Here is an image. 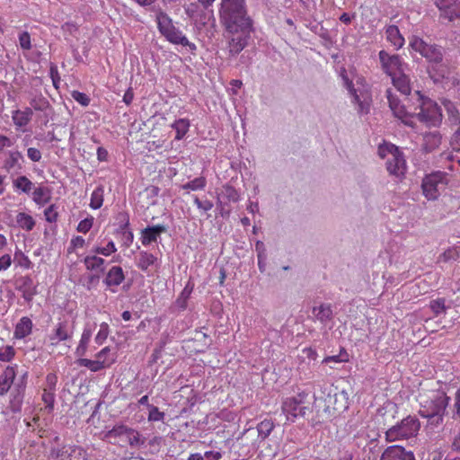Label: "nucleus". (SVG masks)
Returning <instances> with one entry per match:
<instances>
[{"instance_id": "nucleus-10", "label": "nucleus", "mask_w": 460, "mask_h": 460, "mask_svg": "<svg viewBox=\"0 0 460 460\" xmlns=\"http://www.w3.org/2000/svg\"><path fill=\"white\" fill-rule=\"evenodd\" d=\"M308 394L301 391L292 397H288L282 402V412L286 416L287 420L294 422L298 416H305L307 407L305 402Z\"/></svg>"}, {"instance_id": "nucleus-64", "label": "nucleus", "mask_w": 460, "mask_h": 460, "mask_svg": "<svg viewBox=\"0 0 460 460\" xmlns=\"http://www.w3.org/2000/svg\"><path fill=\"white\" fill-rule=\"evenodd\" d=\"M451 146L456 150H460V128L453 134L451 137Z\"/></svg>"}, {"instance_id": "nucleus-34", "label": "nucleus", "mask_w": 460, "mask_h": 460, "mask_svg": "<svg viewBox=\"0 0 460 460\" xmlns=\"http://www.w3.org/2000/svg\"><path fill=\"white\" fill-rule=\"evenodd\" d=\"M443 106L447 111V119L450 122V124L455 125V126L459 125L460 124V113H459V111L456 108V104L449 100H444Z\"/></svg>"}, {"instance_id": "nucleus-44", "label": "nucleus", "mask_w": 460, "mask_h": 460, "mask_svg": "<svg viewBox=\"0 0 460 460\" xmlns=\"http://www.w3.org/2000/svg\"><path fill=\"white\" fill-rule=\"evenodd\" d=\"M111 348L104 347L98 353L95 354L96 360H104L107 363V368L110 367L116 361L115 356H111Z\"/></svg>"}, {"instance_id": "nucleus-12", "label": "nucleus", "mask_w": 460, "mask_h": 460, "mask_svg": "<svg viewBox=\"0 0 460 460\" xmlns=\"http://www.w3.org/2000/svg\"><path fill=\"white\" fill-rule=\"evenodd\" d=\"M76 326L75 316L69 319H58L48 339L51 346H58L60 342L71 340Z\"/></svg>"}, {"instance_id": "nucleus-24", "label": "nucleus", "mask_w": 460, "mask_h": 460, "mask_svg": "<svg viewBox=\"0 0 460 460\" xmlns=\"http://www.w3.org/2000/svg\"><path fill=\"white\" fill-rule=\"evenodd\" d=\"M6 158L4 162V168L7 172L13 170L21 171L22 169L23 155L18 150H10L6 154Z\"/></svg>"}, {"instance_id": "nucleus-22", "label": "nucleus", "mask_w": 460, "mask_h": 460, "mask_svg": "<svg viewBox=\"0 0 460 460\" xmlns=\"http://www.w3.org/2000/svg\"><path fill=\"white\" fill-rule=\"evenodd\" d=\"M240 193L234 187L229 184L224 185L222 187L221 192L218 194L217 197V205L221 207V215H224V208L222 207L224 203H235L240 200Z\"/></svg>"}, {"instance_id": "nucleus-42", "label": "nucleus", "mask_w": 460, "mask_h": 460, "mask_svg": "<svg viewBox=\"0 0 460 460\" xmlns=\"http://www.w3.org/2000/svg\"><path fill=\"white\" fill-rule=\"evenodd\" d=\"M274 429V424L270 420H264L257 425L258 437L265 439Z\"/></svg>"}, {"instance_id": "nucleus-29", "label": "nucleus", "mask_w": 460, "mask_h": 460, "mask_svg": "<svg viewBox=\"0 0 460 460\" xmlns=\"http://www.w3.org/2000/svg\"><path fill=\"white\" fill-rule=\"evenodd\" d=\"M313 315L317 321L326 323L332 319V307L330 304H321L313 308Z\"/></svg>"}, {"instance_id": "nucleus-47", "label": "nucleus", "mask_w": 460, "mask_h": 460, "mask_svg": "<svg viewBox=\"0 0 460 460\" xmlns=\"http://www.w3.org/2000/svg\"><path fill=\"white\" fill-rule=\"evenodd\" d=\"M349 361V354L346 350L341 349L338 355L329 356L323 358V363H343Z\"/></svg>"}, {"instance_id": "nucleus-25", "label": "nucleus", "mask_w": 460, "mask_h": 460, "mask_svg": "<svg viewBox=\"0 0 460 460\" xmlns=\"http://www.w3.org/2000/svg\"><path fill=\"white\" fill-rule=\"evenodd\" d=\"M99 254H91L83 260L85 269L89 271L102 273L106 269V261L98 256Z\"/></svg>"}, {"instance_id": "nucleus-60", "label": "nucleus", "mask_w": 460, "mask_h": 460, "mask_svg": "<svg viewBox=\"0 0 460 460\" xmlns=\"http://www.w3.org/2000/svg\"><path fill=\"white\" fill-rule=\"evenodd\" d=\"M58 376L54 373H49L46 376V385L44 390L56 391Z\"/></svg>"}, {"instance_id": "nucleus-59", "label": "nucleus", "mask_w": 460, "mask_h": 460, "mask_svg": "<svg viewBox=\"0 0 460 460\" xmlns=\"http://www.w3.org/2000/svg\"><path fill=\"white\" fill-rule=\"evenodd\" d=\"M19 44L24 50L31 49V36L27 31H23L19 35Z\"/></svg>"}, {"instance_id": "nucleus-54", "label": "nucleus", "mask_w": 460, "mask_h": 460, "mask_svg": "<svg viewBox=\"0 0 460 460\" xmlns=\"http://www.w3.org/2000/svg\"><path fill=\"white\" fill-rule=\"evenodd\" d=\"M14 349L12 346H3L0 348V361L9 362L14 357Z\"/></svg>"}, {"instance_id": "nucleus-48", "label": "nucleus", "mask_w": 460, "mask_h": 460, "mask_svg": "<svg viewBox=\"0 0 460 460\" xmlns=\"http://www.w3.org/2000/svg\"><path fill=\"white\" fill-rule=\"evenodd\" d=\"M84 245H85V240L83 236H81V235L73 236L70 240L69 246L67 248V252H68V253H73L75 252V250L84 247Z\"/></svg>"}, {"instance_id": "nucleus-17", "label": "nucleus", "mask_w": 460, "mask_h": 460, "mask_svg": "<svg viewBox=\"0 0 460 460\" xmlns=\"http://www.w3.org/2000/svg\"><path fill=\"white\" fill-rule=\"evenodd\" d=\"M136 265L140 270L148 274L160 267V261L155 254L147 251H140L136 258Z\"/></svg>"}, {"instance_id": "nucleus-8", "label": "nucleus", "mask_w": 460, "mask_h": 460, "mask_svg": "<svg viewBox=\"0 0 460 460\" xmlns=\"http://www.w3.org/2000/svg\"><path fill=\"white\" fill-rule=\"evenodd\" d=\"M420 428V423L417 418L408 416L402 420L400 423L393 426L385 432V438L389 442L399 439H407L415 437Z\"/></svg>"}, {"instance_id": "nucleus-4", "label": "nucleus", "mask_w": 460, "mask_h": 460, "mask_svg": "<svg viewBox=\"0 0 460 460\" xmlns=\"http://www.w3.org/2000/svg\"><path fill=\"white\" fill-rule=\"evenodd\" d=\"M341 77L346 88L353 98L352 102L358 105V112L360 114L368 113L372 99L365 79L357 76L356 82L354 83L353 80L348 78L345 70L341 73Z\"/></svg>"}, {"instance_id": "nucleus-13", "label": "nucleus", "mask_w": 460, "mask_h": 460, "mask_svg": "<svg viewBox=\"0 0 460 460\" xmlns=\"http://www.w3.org/2000/svg\"><path fill=\"white\" fill-rule=\"evenodd\" d=\"M381 67L383 71L390 77L402 73L408 69L407 65L402 62L399 55L389 54L385 50L378 53Z\"/></svg>"}, {"instance_id": "nucleus-52", "label": "nucleus", "mask_w": 460, "mask_h": 460, "mask_svg": "<svg viewBox=\"0 0 460 460\" xmlns=\"http://www.w3.org/2000/svg\"><path fill=\"white\" fill-rule=\"evenodd\" d=\"M149 413H148V420L149 421H163L164 419V412L160 411L159 409L155 405H148Z\"/></svg>"}, {"instance_id": "nucleus-56", "label": "nucleus", "mask_w": 460, "mask_h": 460, "mask_svg": "<svg viewBox=\"0 0 460 460\" xmlns=\"http://www.w3.org/2000/svg\"><path fill=\"white\" fill-rule=\"evenodd\" d=\"M45 219L49 223H55L58 220V214L55 205H50L44 210Z\"/></svg>"}, {"instance_id": "nucleus-16", "label": "nucleus", "mask_w": 460, "mask_h": 460, "mask_svg": "<svg viewBox=\"0 0 460 460\" xmlns=\"http://www.w3.org/2000/svg\"><path fill=\"white\" fill-rule=\"evenodd\" d=\"M252 31L253 22H250V28L247 31L237 30L236 31H227L233 35L228 44L231 55L235 56L239 54L247 46L248 40Z\"/></svg>"}, {"instance_id": "nucleus-58", "label": "nucleus", "mask_w": 460, "mask_h": 460, "mask_svg": "<svg viewBox=\"0 0 460 460\" xmlns=\"http://www.w3.org/2000/svg\"><path fill=\"white\" fill-rule=\"evenodd\" d=\"M194 203L199 210L204 212L211 210L214 207L212 201L208 199L200 200L197 196H194Z\"/></svg>"}, {"instance_id": "nucleus-33", "label": "nucleus", "mask_w": 460, "mask_h": 460, "mask_svg": "<svg viewBox=\"0 0 460 460\" xmlns=\"http://www.w3.org/2000/svg\"><path fill=\"white\" fill-rule=\"evenodd\" d=\"M76 363L80 367H84L92 372H98L107 368V363L104 360L89 359L80 357Z\"/></svg>"}, {"instance_id": "nucleus-40", "label": "nucleus", "mask_w": 460, "mask_h": 460, "mask_svg": "<svg viewBox=\"0 0 460 460\" xmlns=\"http://www.w3.org/2000/svg\"><path fill=\"white\" fill-rule=\"evenodd\" d=\"M206 185H207L206 178L203 176H200V177H197V178L186 182L185 184L181 185V189L184 190H187L188 192L190 190H192V191L202 190L205 189Z\"/></svg>"}, {"instance_id": "nucleus-11", "label": "nucleus", "mask_w": 460, "mask_h": 460, "mask_svg": "<svg viewBox=\"0 0 460 460\" xmlns=\"http://www.w3.org/2000/svg\"><path fill=\"white\" fill-rule=\"evenodd\" d=\"M409 45L413 51L420 53L429 63L438 65L443 60L442 49L437 45L427 43L420 37L412 36Z\"/></svg>"}, {"instance_id": "nucleus-45", "label": "nucleus", "mask_w": 460, "mask_h": 460, "mask_svg": "<svg viewBox=\"0 0 460 460\" xmlns=\"http://www.w3.org/2000/svg\"><path fill=\"white\" fill-rule=\"evenodd\" d=\"M31 109H34L35 111H46L49 106V101L43 97L41 94L36 95L33 98H31Z\"/></svg>"}, {"instance_id": "nucleus-32", "label": "nucleus", "mask_w": 460, "mask_h": 460, "mask_svg": "<svg viewBox=\"0 0 460 460\" xmlns=\"http://www.w3.org/2000/svg\"><path fill=\"white\" fill-rule=\"evenodd\" d=\"M441 143V136L438 131L429 132L423 136V148L431 152L438 148Z\"/></svg>"}, {"instance_id": "nucleus-26", "label": "nucleus", "mask_w": 460, "mask_h": 460, "mask_svg": "<svg viewBox=\"0 0 460 460\" xmlns=\"http://www.w3.org/2000/svg\"><path fill=\"white\" fill-rule=\"evenodd\" d=\"M32 114V109L30 107L22 111L15 110L12 111V119L16 128H22L29 124Z\"/></svg>"}, {"instance_id": "nucleus-53", "label": "nucleus", "mask_w": 460, "mask_h": 460, "mask_svg": "<svg viewBox=\"0 0 460 460\" xmlns=\"http://www.w3.org/2000/svg\"><path fill=\"white\" fill-rule=\"evenodd\" d=\"M15 261L17 265L23 269H31V261L27 255H25L22 252L19 251L15 252Z\"/></svg>"}, {"instance_id": "nucleus-46", "label": "nucleus", "mask_w": 460, "mask_h": 460, "mask_svg": "<svg viewBox=\"0 0 460 460\" xmlns=\"http://www.w3.org/2000/svg\"><path fill=\"white\" fill-rule=\"evenodd\" d=\"M190 293L191 288L189 289L188 287H185L184 289L181 291L177 300L175 301V305L179 310L183 311L187 308L188 299L190 296Z\"/></svg>"}, {"instance_id": "nucleus-6", "label": "nucleus", "mask_w": 460, "mask_h": 460, "mask_svg": "<svg viewBox=\"0 0 460 460\" xmlns=\"http://www.w3.org/2000/svg\"><path fill=\"white\" fill-rule=\"evenodd\" d=\"M103 438L121 447L127 446L138 447L144 444L139 432L124 424L115 425L111 429L104 433Z\"/></svg>"}, {"instance_id": "nucleus-18", "label": "nucleus", "mask_w": 460, "mask_h": 460, "mask_svg": "<svg viewBox=\"0 0 460 460\" xmlns=\"http://www.w3.org/2000/svg\"><path fill=\"white\" fill-rule=\"evenodd\" d=\"M380 460H415L411 451H406L401 446H390L381 455Z\"/></svg>"}, {"instance_id": "nucleus-51", "label": "nucleus", "mask_w": 460, "mask_h": 460, "mask_svg": "<svg viewBox=\"0 0 460 460\" xmlns=\"http://www.w3.org/2000/svg\"><path fill=\"white\" fill-rule=\"evenodd\" d=\"M42 401L46 404V408L49 410V411H51L54 408L55 391L43 389Z\"/></svg>"}, {"instance_id": "nucleus-1", "label": "nucleus", "mask_w": 460, "mask_h": 460, "mask_svg": "<svg viewBox=\"0 0 460 460\" xmlns=\"http://www.w3.org/2000/svg\"><path fill=\"white\" fill-rule=\"evenodd\" d=\"M219 14L226 31H247L253 22L247 14L245 0H221Z\"/></svg>"}, {"instance_id": "nucleus-43", "label": "nucleus", "mask_w": 460, "mask_h": 460, "mask_svg": "<svg viewBox=\"0 0 460 460\" xmlns=\"http://www.w3.org/2000/svg\"><path fill=\"white\" fill-rule=\"evenodd\" d=\"M110 332L111 330L109 324L104 322L102 323L99 326V331L94 337L95 343L99 346L102 345L106 341Z\"/></svg>"}, {"instance_id": "nucleus-2", "label": "nucleus", "mask_w": 460, "mask_h": 460, "mask_svg": "<svg viewBox=\"0 0 460 460\" xmlns=\"http://www.w3.org/2000/svg\"><path fill=\"white\" fill-rule=\"evenodd\" d=\"M155 22L160 34L171 44L181 46L191 55H196L197 45L189 40L182 31L177 27L172 19L164 12L160 11L156 13Z\"/></svg>"}, {"instance_id": "nucleus-15", "label": "nucleus", "mask_w": 460, "mask_h": 460, "mask_svg": "<svg viewBox=\"0 0 460 460\" xmlns=\"http://www.w3.org/2000/svg\"><path fill=\"white\" fill-rule=\"evenodd\" d=\"M386 97L394 117L402 120L405 125L412 127L415 114L408 111L404 105L401 104L400 100L392 93L391 89L386 91Z\"/></svg>"}, {"instance_id": "nucleus-14", "label": "nucleus", "mask_w": 460, "mask_h": 460, "mask_svg": "<svg viewBox=\"0 0 460 460\" xmlns=\"http://www.w3.org/2000/svg\"><path fill=\"white\" fill-rule=\"evenodd\" d=\"M51 457L55 460H87V453L79 446L66 445L53 448Z\"/></svg>"}, {"instance_id": "nucleus-57", "label": "nucleus", "mask_w": 460, "mask_h": 460, "mask_svg": "<svg viewBox=\"0 0 460 460\" xmlns=\"http://www.w3.org/2000/svg\"><path fill=\"white\" fill-rule=\"evenodd\" d=\"M73 99L80 103L82 106H88L90 104V98L84 93L79 91H73L71 93Z\"/></svg>"}, {"instance_id": "nucleus-7", "label": "nucleus", "mask_w": 460, "mask_h": 460, "mask_svg": "<svg viewBox=\"0 0 460 460\" xmlns=\"http://www.w3.org/2000/svg\"><path fill=\"white\" fill-rule=\"evenodd\" d=\"M415 94L420 108V111L415 114V119H418L428 127H437L440 125L442 113L438 104L431 99L424 97L419 91H417Z\"/></svg>"}, {"instance_id": "nucleus-21", "label": "nucleus", "mask_w": 460, "mask_h": 460, "mask_svg": "<svg viewBox=\"0 0 460 460\" xmlns=\"http://www.w3.org/2000/svg\"><path fill=\"white\" fill-rule=\"evenodd\" d=\"M166 232V227L164 225H156L153 226H147L141 231V243L144 246H148L152 243L157 242L160 238L161 234Z\"/></svg>"}, {"instance_id": "nucleus-5", "label": "nucleus", "mask_w": 460, "mask_h": 460, "mask_svg": "<svg viewBox=\"0 0 460 460\" xmlns=\"http://www.w3.org/2000/svg\"><path fill=\"white\" fill-rule=\"evenodd\" d=\"M380 158L385 160L386 170L391 175L402 177L406 172V161L402 153L391 143L379 145L377 150Z\"/></svg>"}, {"instance_id": "nucleus-3", "label": "nucleus", "mask_w": 460, "mask_h": 460, "mask_svg": "<svg viewBox=\"0 0 460 460\" xmlns=\"http://www.w3.org/2000/svg\"><path fill=\"white\" fill-rule=\"evenodd\" d=\"M449 398L439 390L430 391L427 394H420L419 396V413L427 419L437 418L442 420V416L448 404Z\"/></svg>"}, {"instance_id": "nucleus-50", "label": "nucleus", "mask_w": 460, "mask_h": 460, "mask_svg": "<svg viewBox=\"0 0 460 460\" xmlns=\"http://www.w3.org/2000/svg\"><path fill=\"white\" fill-rule=\"evenodd\" d=\"M459 257V252L456 248L450 247L447 249L442 254L439 256V261H456Z\"/></svg>"}, {"instance_id": "nucleus-28", "label": "nucleus", "mask_w": 460, "mask_h": 460, "mask_svg": "<svg viewBox=\"0 0 460 460\" xmlns=\"http://www.w3.org/2000/svg\"><path fill=\"white\" fill-rule=\"evenodd\" d=\"M33 323L31 320L23 316L20 319V321L15 325L14 329V338L22 340L25 337L29 336L31 333Z\"/></svg>"}, {"instance_id": "nucleus-20", "label": "nucleus", "mask_w": 460, "mask_h": 460, "mask_svg": "<svg viewBox=\"0 0 460 460\" xmlns=\"http://www.w3.org/2000/svg\"><path fill=\"white\" fill-rule=\"evenodd\" d=\"M124 280L125 274L123 269L120 266H112L107 271L102 282L112 292H115L112 288L119 286Z\"/></svg>"}, {"instance_id": "nucleus-49", "label": "nucleus", "mask_w": 460, "mask_h": 460, "mask_svg": "<svg viewBox=\"0 0 460 460\" xmlns=\"http://www.w3.org/2000/svg\"><path fill=\"white\" fill-rule=\"evenodd\" d=\"M93 222L94 218L92 216L81 220L76 226V231L82 234H87L93 227Z\"/></svg>"}, {"instance_id": "nucleus-9", "label": "nucleus", "mask_w": 460, "mask_h": 460, "mask_svg": "<svg viewBox=\"0 0 460 460\" xmlns=\"http://www.w3.org/2000/svg\"><path fill=\"white\" fill-rule=\"evenodd\" d=\"M447 182L446 172H435L426 175L421 184L423 195L429 200H436L446 189Z\"/></svg>"}, {"instance_id": "nucleus-63", "label": "nucleus", "mask_w": 460, "mask_h": 460, "mask_svg": "<svg viewBox=\"0 0 460 460\" xmlns=\"http://www.w3.org/2000/svg\"><path fill=\"white\" fill-rule=\"evenodd\" d=\"M203 457L204 460H219L222 458V453L219 451H206Z\"/></svg>"}, {"instance_id": "nucleus-61", "label": "nucleus", "mask_w": 460, "mask_h": 460, "mask_svg": "<svg viewBox=\"0 0 460 460\" xmlns=\"http://www.w3.org/2000/svg\"><path fill=\"white\" fill-rule=\"evenodd\" d=\"M117 220L119 224V227L121 230H125L129 226V217L128 214L126 212H119L117 215Z\"/></svg>"}, {"instance_id": "nucleus-55", "label": "nucleus", "mask_w": 460, "mask_h": 460, "mask_svg": "<svg viewBox=\"0 0 460 460\" xmlns=\"http://www.w3.org/2000/svg\"><path fill=\"white\" fill-rule=\"evenodd\" d=\"M445 299L444 298H438L436 300H432L430 302V308L432 312L436 315H439L442 313L446 312V305H445Z\"/></svg>"}, {"instance_id": "nucleus-19", "label": "nucleus", "mask_w": 460, "mask_h": 460, "mask_svg": "<svg viewBox=\"0 0 460 460\" xmlns=\"http://www.w3.org/2000/svg\"><path fill=\"white\" fill-rule=\"evenodd\" d=\"M436 5L441 12V15L449 21L460 18V4L457 0H437Z\"/></svg>"}, {"instance_id": "nucleus-62", "label": "nucleus", "mask_w": 460, "mask_h": 460, "mask_svg": "<svg viewBox=\"0 0 460 460\" xmlns=\"http://www.w3.org/2000/svg\"><path fill=\"white\" fill-rule=\"evenodd\" d=\"M27 156L32 162H40L41 160V152L35 147H29L27 149Z\"/></svg>"}, {"instance_id": "nucleus-31", "label": "nucleus", "mask_w": 460, "mask_h": 460, "mask_svg": "<svg viewBox=\"0 0 460 460\" xmlns=\"http://www.w3.org/2000/svg\"><path fill=\"white\" fill-rule=\"evenodd\" d=\"M392 83L394 86L402 94L408 95L411 93L410 79L406 75V71L398 73V75L392 76Z\"/></svg>"}, {"instance_id": "nucleus-35", "label": "nucleus", "mask_w": 460, "mask_h": 460, "mask_svg": "<svg viewBox=\"0 0 460 460\" xmlns=\"http://www.w3.org/2000/svg\"><path fill=\"white\" fill-rule=\"evenodd\" d=\"M15 220L17 226L27 232L31 231L36 225L34 218L25 212H18Z\"/></svg>"}, {"instance_id": "nucleus-30", "label": "nucleus", "mask_w": 460, "mask_h": 460, "mask_svg": "<svg viewBox=\"0 0 460 460\" xmlns=\"http://www.w3.org/2000/svg\"><path fill=\"white\" fill-rule=\"evenodd\" d=\"M15 377V370L13 367H7L0 375V395L5 394Z\"/></svg>"}, {"instance_id": "nucleus-38", "label": "nucleus", "mask_w": 460, "mask_h": 460, "mask_svg": "<svg viewBox=\"0 0 460 460\" xmlns=\"http://www.w3.org/2000/svg\"><path fill=\"white\" fill-rule=\"evenodd\" d=\"M92 252L95 254L109 257L117 252V247L112 239H108L104 246L96 244L93 247Z\"/></svg>"}, {"instance_id": "nucleus-37", "label": "nucleus", "mask_w": 460, "mask_h": 460, "mask_svg": "<svg viewBox=\"0 0 460 460\" xmlns=\"http://www.w3.org/2000/svg\"><path fill=\"white\" fill-rule=\"evenodd\" d=\"M50 190L47 187L40 186L32 192V199L39 206H44L50 200Z\"/></svg>"}, {"instance_id": "nucleus-23", "label": "nucleus", "mask_w": 460, "mask_h": 460, "mask_svg": "<svg viewBox=\"0 0 460 460\" xmlns=\"http://www.w3.org/2000/svg\"><path fill=\"white\" fill-rule=\"evenodd\" d=\"M94 328H95V323L92 324L90 323H87L84 324L79 343L75 349L76 356L83 357L85 355L87 349H88L89 342L93 336V332Z\"/></svg>"}, {"instance_id": "nucleus-27", "label": "nucleus", "mask_w": 460, "mask_h": 460, "mask_svg": "<svg viewBox=\"0 0 460 460\" xmlns=\"http://www.w3.org/2000/svg\"><path fill=\"white\" fill-rule=\"evenodd\" d=\"M385 38L395 49H401L404 45V38L395 25H389L385 28Z\"/></svg>"}, {"instance_id": "nucleus-41", "label": "nucleus", "mask_w": 460, "mask_h": 460, "mask_svg": "<svg viewBox=\"0 0 460 460\" xmlns=\"http://www.w3.org/2000/svg\"><path fill=\"white\" fill-rule=\"evenodd\" d=\"M103 187L99 186L93 190L91 194L90 208L93 209L100 208L103 204Z\"/></svg>"}, {"instance_id": "nucleus-36", "label": "nucleus", "mask_w": 460, "mask_h": 460, "mask_svg": "<svg viewBox=\"0 0 460 460\" xmlns=\"http://www.w3.org/2000/svg\"><path fill=\"white\" fill-rule=\"evenodd\" d=\"M172 128H173L176 132L175 140H181L186 134L188 133L190 121L188 119H178L174 120V122L171 125Z\"/></svg>"}, {"instance_id": "nucleus-39", "label": "nucleus", "mask_w": 460, "mask_h": 460, "mask_svg": "<svg viewBox=\"0 0 460 460\" xmlns=\"http://www.w3.org/2000/svg\"><path fill=\"white\" fill-rule=\"evenodd\" d=\"M13 188L17 190H20L23 193H30L33 188L32 181L24 175L19 176L13 181Z\"/></svg>"}]
</instances>
